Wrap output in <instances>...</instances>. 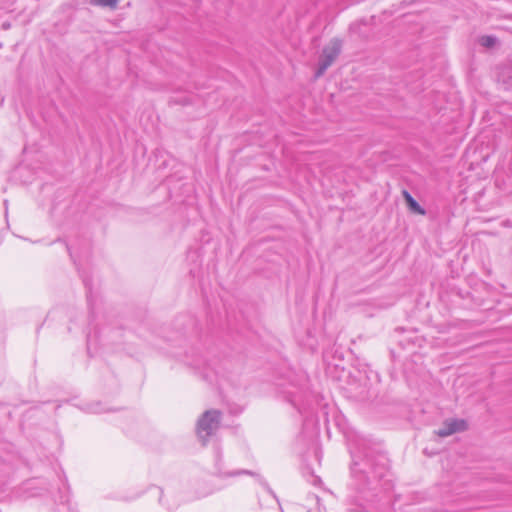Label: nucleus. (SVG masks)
<instances>
[{"label": "nucleus", "mask_w": 512, "mask_h": 512, "mask_svg": "<svg viewBox=\"0 0 512 512\" xmlns=\"http://www.w3.org/2000/svg\"><path fill=\"white\" fill-rule=\"evenodd\" d=\"M404 195H405L406 202L412 211H414L415 213L421 214V215L425 214L424 209L421 208V206L417 203V201L408 192H405Z\"/></svg>", "instance_id": "5"}, {"label": "nucleus", "mask_w": 512, "mask_h": 512, "mask_svg": "<svg viewBox=\"0 0 512 512\" xmlns=\"http://www.w3.org/2000/svg\"><path fill=\"white\" fill-rule=\"evenodd\" d=\"M498 80L505 89H512V64L504 66L498 73Z\"/></svg>", "instance_id": "4"}, {"label": "nucleus", "mask_w": 512, "mask_h": 512, "mask_svg": "<svg viewBox=\"0 0 512 512\" xmlns=\"http://www.w3.org/2000/svg\"><path fill=\"white\" fill-rule=\"evenodd\" d=\"M341 50V42L338 39L331 40L323 49L319 61L316 77H320L326 69L335 61Z\"/></svg>", "instance_id": "2"}, {"label": "nucleus", "mask_w": 512, "mask_h": 512, "mask_svg": "<svg viewBox=\"0 0 512 512\" xmlns=\"http://www.w3.org/2000/svg\"><path fill=\"white\" fill-rule=\"evenodd\" d=\"M480 43L482 46H485V47H493L496 43V38L492 37V36H483L480 38Z\"/></svg>", "instance_id": "7"}, {"label": "nucleus", "mask_w": 512, "mask_h": 512, "mask_svg": "<svg viewBox=\"0 0 512 512\" xmlns=\"http://www.w3.org/2000/svg\"><path fill=\"white\" fill-rule=\"evenodd\" d=\"M467 429V423L463 419L449 418L446 419L442 426L436 431L439 437H448Z\"/></svg>", "instance_id": "3"}, {"label": "nucleus", "mask_w": 512, "mask_h": 512, "mask_svg": "<svg viewBox=\"0 0 512 512\" xmlns=\"http://www.w3.org/2000/svg\"><path fill=\"white\" fill-rule=\"evenodd\" d=\"M221 413L218 410H207L197 421L196 432L198 437L205 443L219 428Z\"/></svg>", "instance_id": "1"}, {"label": "nucleus", "mask_w": 512, "mask_h": 512, "mask_svg": "<svg viewBox=\"0 0 512 512\" xmlns=\"http://www.w3.org/2000/svg\"><path fill=\"white\" fill-rule=\"evenodd\" d=\"M119 1L120 0H89V3L94 6L115 9Z\"/></svg>", "instance_id": "6"}, {"label": "nucleus", "mask_w": 512, "mask_h": 512, "mask_svg": "<svg viewBox=\"0 0 512 512\" xmlns=\"http://www.w3.org/2000/svg\"><path fill=\"white\" fill-rule=\"evenodd\" d=\"M3 27H4L5 29H8V28L10 27V24H9V23H4V24H3Z\"/></svg>", "instance_id": "8"}]
</instances>
